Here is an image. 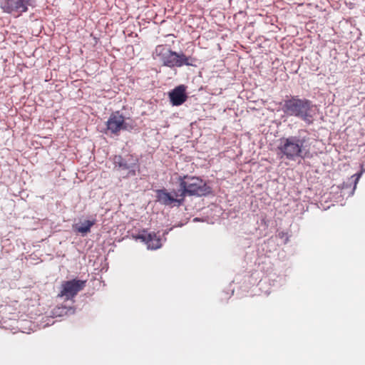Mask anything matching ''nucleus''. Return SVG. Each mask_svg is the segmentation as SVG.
<instances>
[{"instance_id":"15","label":"nucleus","mask_w":365,"mask_h":365,"mask_svg":"<svg viewBox=\"0 0 365 365\" xmlns=\"http://www.w3.org/2000/svg\"><path fill=\"white\" fill-rule=\"evenodd\" d=\"M285 235H286V234L283 232L279 233V237L280 238H283Z\"/></svg>"},{"instance_id":"3","label":"nucleus","mask_w":365,"mask_h":365,"mask_svg":"<svg viewBox=\"0 0 365 365\" xmlns=\"http://www.w3.org/2000/svg\"><path fill=\"white\" fill-rule=\"evenodd\" d=\"M180 196L184 198L188 196L202 197L212 192V187L202 178L196 176L184 175L178 178Z\"/></svg>"},{"instance_id":"11","label":"nucleus","mask_w":365,"mask_h":365,"mask_svg":"<svg viewBox=\"0 0 365 365\" xmlns=\"http://www.w3.org/2000/svg\"><path fill=\"white\" fill-rule=\"evenodd\" d=\"M170 102L173 106H179L183 104L187 98L186 87L180 85L170 91L168 93Z\"/></svg>"},{"instance_id":"4","label":"nucleus","mask_w":365,"mask_h":365,"mask_svg":"<svg viewBox=\"0 0 365 365\" xmlns=\"http://www.w3.org/2000/svg\"><path fill=\"white\" fill-rule=\"evenodd\" d=\"M156 55L160 58L163 66L174 68L183 66H195L196 58L187 56L183 53H177L167 48L163 45H159L155 48Z\"/></svg>"},{"instance_id":"14","label":"nucleus","mask_w":365,"mask_h":365,"mask_svg":"<svg viewBox=\"0 0 365 365\" xmlns=\"http://www.w3.org/2000/svg\"><path fill=\"white\" fill-rule=\"evenodd\" d=\"M71 308H66V307H58L57 309H54L53 314L56 316H62L64 314H66L68 312L71 311Z\"/></svg>"},{"instance_id":"7","label":"nucleus","mask_w":365,"mask_h":365,"mask_svg":"<svg viewBox=\"0 0 365 365\" xmlns=\"http://www.w3.org/2000/svg\"><path fill=\"white\" fill-rule=\"evenodd\" d=\"M107 130L112 134L118 135L120 130H131L133 125L125 120V117L119 111L113 113L107 123Z\"/></svg>"},{"instance_id":"1","label":"nucleus","mask_w":365,"mask_h":365,"mask_svg":"<svg viewBox=\"0 0 365 365\" xmlns=\"http://www.w3.org/2000/svg\"><path fill=\"white\" fill-rule=\"evenodd\" d=\"M281 108L287 117H294L307 125H312L317 116V106L310 100L292 96L281 103Z\"/></svg>"},{"instance_id":"9","label":"nucleus","mask_w":365,"mask_h":365,"mask_svg":"<svg viewBox=\"0 0 365 365\" xmlns=\"http://www.w3.org/2000/svg\"><path fill=\"white\" fill-rule=\"evenodd\" d=\"M85 284L86 281L83 280L72 279L66 281L61 285L60 296L65 297L66 299H70L82 290Z\"/></svg>"},{"instance_id":"13","label":"nucleus","mask_w":365,"mask_h":365,"mask_svg":"<svg viewBox=\"0 0 365 365\" xmlns=\"http://www.w3.org/2000/svg\"><path fill=\"white\" fill-rule=\"evenodd\" d=\"M96 224V220H86L81 225H76L73 226V229L76 232L85 235L90 232L91 228Z\"/></svg>"},{"instance_id":"6","label":"nucleus","mask_w":365,"mask_h":365,"mask_svg":"<svg viewBox=\"0 0 365 365\" xmlns=\"http://www.w3.org/2000/svg\"><path fill=\"white\" fill-rule=\"evenodd\" d=\"M36 6L35 0H2L1 8L4 12L14 15L21 16L29 10V7Z\"/></svg>"},{"instance_id":"5","label":"nucleus","mask_w":365,"mask_h":365,"mask_svg":"<svg viewBox=\"0 0 365 365\" xmlns=\"http://www.w3.org/2000/svg\"><path fill=\"white\" fill-rule=\"evenodd\" d=\"M114 170L118 172H125L123 178H130L135 176L140 171V165L138 160L132 156L123 158L122 155H115L113 158Z\"/></svg>"},{"instance_id":"10","label":"nucleus","mask_w":365,"mask_h":365,"mask_svg":"<svg viewBox=\"0 0 365 365\" xmlns=\"http://www.w3.org/2000/svg\"><path fill=\"white\" fill-rule=\"evenodd\" d=\"M136 240L143 242L149 250H157L162 246L161 239L154 232H148L143 230L135 237Z\"/></svg>"},{"instance_id":"2","label":"nucleus","mask_w":365,"mask_h":365,"mask_svg":"<svg viewBox=\"0 0 365 365\" xmlns=\"http://www.w3.org/2000/svg\"><path fill=\"white\" fill-rule=\"evenodd\" d=\"M307 141L306 137L292 135L280 139L279 145L277 146L278 155L280 158H285L294 161L297 158L304 159L308 157V152L305 151L304 143Z\"/></svg>"},{"instance_id":"16","label":"nucleus","mask_w":365,"mask_h":365,"mask_svg":"<svg viewBox=\"0 0 365 365\" xmlns=\"http://www.w3.org/2000/svg\"><path fill=\"white\" fill-rule=\"evenodd\" d=\"M288 241V237H286L285 242H287Z\"/></svg>"},{"instance_id":"8","label":"nucleus","mask_w":365,"mask_h":365,"mask_svg":"<svg viewBox=\"0 0 365 365\" xmlns=\"http://www.w3.org/2000/svg\"><path fill=\"white\" fill-rule=\"evenodd\" d=\"M180 190L178 192L174 191L173 195L168 192L165 189H160L156 190L157 200L165 206L170 207H180L181 206L185 199L183 197H180Z\"/></svg>"},{"instance_id":"12","label":"nucleus","mask_w":365,"mask_h":365,"mask_svg":"<svg viewBox=\"0 0 365 365\" xmlns=\"http://www.w3.org/2000/svg\"><path fill=\"white\" fill-rule=\"evenodd\" d=\"M360 171L353 175L346 182H344L341 185V190L344 195H346V190L350 188V191L347 192L348 196H352L356 187V185L361 177L362 174L365 172V166L363 163L360 165Z\"/></svg>"}]
</instances>
